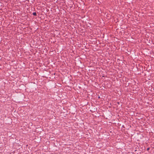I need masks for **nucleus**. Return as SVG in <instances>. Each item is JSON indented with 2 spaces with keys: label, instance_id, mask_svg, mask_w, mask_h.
I'll return each instance as SVG.
<instances>
[{
  "label": "nucleus",
  "instance_id": "nucleus-2",
  "mask_svg": "<svg viewBox=\"0 0 154 154\" xmlns=\"http://www.w3.org/2000/svg\"><path fill=\"white\" fill-rule=\"evenodd\" d=\"M149 148H147V150H149Z\"/></svg>",
  "mask_w": 154,
  "mask_h": 154
},
{
  "label": "nucleus",
  "instance_id": "nucleus-1",
  "mask_svg": "<svg viewBox=\"0 0 154 154\" xmlns=\"http://www.w3.org/2000/svg\"><path fill=\"white\" fill-rule=\"evenodd\" d=\"M33 14L34 15H36V13L35 12H34V13H33Z\"/></svg>",
  "mask_w": 154,
  "mask_h": 154
}]
</instances>
